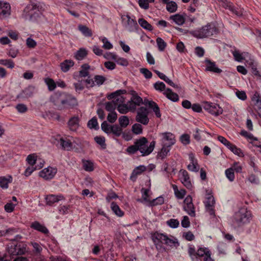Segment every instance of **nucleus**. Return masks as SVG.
Wrapping results in <instances>:
<instances>
[{"instance_id": "34", "label": "nucleus", "mask_w": 261, "mask_h": 261, "mask_svg": "<svg viewBox=\"0 0 261 261\" xmlns=\"http://www.w3.org/2000/svg\"><path fill=\"white\" fill-rule=\"evenodd\" d=\"M170 19L172 20L177 24L179 25L183 24L185 22V17L182 15L178 14L171 15L170 17Z\"/></svg>"}, {"instance_id": "55", "label": "nucleus", "mask_w": 261, "mask_h": 261, "mask_svg": "<svg viewBox=\"0 0 261 261\" xmlns=\"http://www.w3.org/2000/svg\"><path fill=\"white\" fill-rule=\"evenodd\" d=\"M101 129L107 134L111 133V129L112 125L109 124L106 121H103L101 125Z\"/></svg>"}, {"instance_id": "45", "label": "nucleus", "mask_w": 261, "mask_h": 261, "mask_svg": "<svg viewBox=\"0 0 261 261\" xmlns=\"http://www.w3.org/2000/svg\"><path fill=\"white\" fill-rule=\"evenodd\" d=\"M44 82L47 85L49 91H53L57 87L56 83L52 79L49 77L45 78Z\"/></svg>"}, {"instance_id": "15", "label": "nucleus", "mask_w": 261, "mask_h": 261, "mask_svg": "<svg viewBox=\"0 0 261 261\" xmlns=\"http://www.w3.org/2000/svg\"><path fill=\"white\" fill-rule=\"evenodd\" d=\"M206 199V200L205 202L206 210L210 215L215 216V210L213 208L215 203L214 197L211 194H208Z\"/></svg>"}, {"instance_id": "7", "label": "nucleus", "mask_w": 261, "mask_h": 261, "mask_svg": "<svg viewBox=\"0 0 261 261\" xmlns=\"http://www.w3.org/2000/svg\"><path fill=\"white\" fill-rule=\"evenodd\" d=\"M202 107L205 111L215 116L222 114L223 111L222 108L215 103L204 101L203 102Z\"/></svg>"}, {"instance_id": "29", "label": "nucleus", "mask_w": 261, "mask_h": 261, "mask_svg": "<svg viewBox=\"0 0 261 261\" xmlns=\"http://www.w3.org/2000/svg\"><path fill=\"white\" fill-rule=\"evenodd\" d=\"M31 245L33 246V252L35 254L34 257L42 256L41 253L42 251V248L40 244L35 242H31Z\"/></svg>"}, {"instance_id": "22", "label": "nucleus", "mask_w": 261, "mask_h": 261, "mask_svg": "<svg viewBox=\"0 0 261 261\" xmlns=\"http://www.w3.org/2000/svg\"><path fill=\"white\" fill-rule=\"evenodd\" d=\"M79 118L77 116H73L70 118L67 124L69 128L71 131H76L79 126Z\"/></svg>"}, {"instance_id": "10", "label": "nucleus", "mask_w": 261, "mask_h": 261, "mask_svg": "<svg viewBox=\"0 0 261 261\" xmlns=\"http://www.w3.org/2000/svg\"><path fill=\"white\" fill-rule=\"evenodd\" d=\"M185 205L184 210L191 217L195 216V206L192 202V198L188 195L184 201Z\"/></svg>"}, {"instance_id": "56", "label": "nucleus", "mask_w": 261, "mask_h": 261, "mask_svg": "<svg viewBox=\"0 0 261 261\" xmlns=\"http://www.w3.org/2000/svg\"><path fill=\"white\" fill-rule=\"evenodd\" d=\"M1 64L11 69H12L14 67V63L10 59L1 60Z\"/></svg>"}, {"instance_id": "37", "label": "nucleus", "mask_w": 261, "mask_h": 261, "mask_svg": "<svg viewBox=\"0 0 261 261\" xmlns=\"http://www.w3.org/2000/svg\"><path fill=\"white\" fill-rule=\"evenodd\" d=\"M138 23L145 30L152 31L153 29V27L143 18L138 19Z\"/></svg>"}, {"instance_id": "62", "label": "nucleus", "mask_w": 261, "mask_h": 261, "mask_svg": "<svg viewBox=\"0 0 261 261\" xmlns=\"http://www.w3.org/2000/svg\"><path fill=\"white\" fill-rule=\"evenodd\" d=\"M117 118V114L115 112H110L107 117V119L110 123H114Z\"/></svg>"}, {"instance_id": "46", "label": "nucleus", "mask_w": 261, "mask_h": 261, "mask_svg": "<svg viewBox=\"0 0 261 261\" xmlns=\"http://www.w3.org/2000/svg\"><path fill=\"white\" fill-rule=\"evenodd\" d=\"M228 149L233 152V153L238 155L240 157H243L244 155L242 150L240 148H238L235 145L231 144Z\"/></svg>"}, {"instance_id": "54", "label": "nucleus", "mask_w": 261, "mask_h": 261, "mask_svg": "<svg viewBox=\"0 0 261 261\" xmlns=\"http://www.w3.org/2000/svg\"><path fill=\"white\" fill-rule=\"evenodd\" d=\"M156 41L159 50L160 51H163L167 46L166 43L160 37H158Z\"/></svg>"}, {"instance_id": "24", "label": "nucleus", "mask_w": 261, "mask_h": 261, "mask_svg": "<svg viewBox=\"0 0 261 261\" xmlns=\"http://www.w3.org/2000/svg\"><path fill=\"white\" fill-rule=\"evenodd\" d=\"M126 17L127 18V25H126L127 30L129 32H133L137 30L139 27L137 21L134 19H132L128 15Z\"/></svg>"}, {"instance_id": "6", "label": "nucleus", "mask_w": 261, "mask_h": 261, "mask_svg": "<svg viewBox=\"0 0 261 261\" xmlns=\"http://www.w3.org/2000/svg\"><path fill=\"white\" fill-rule=\"evenodd\" d=\"M39 7L35 4L28 5L24 9L22 17L25 20L33 21L39 16Z\"/></svg>"}, {"instance_id": "63", "label": "nucleus", "mask_w": 261, "mask_h": 261, "mask_svg": "<svg viewBox=\"0 0 261 261\" xmlns=\"http://www.w3.org/2000/svg\"><path fill=\"white\" fill-rule=\"evenodd\" d=\"M190 136L188 134H183L180 138L181 142L184 145H188L190 143Z\"/></svg>"}, {"instance_id": "60", "label": "nucleus", "mask_w": 261, "mask_h": 261, "mask_svg": "<svg viewBox=\"0 0 261 261\" xmlns=\"http://www.w3.org/2000/svg\"><path fill=\"white\" fill-rule=\"evenodd\" d=\"M167 224L170 227L175 228H177L179 225V221L177 219H171L167 221Z\"/></svg>"}, {"instance_id": "17", "label": "nucleus", "mask_w": 261, "mask_h": 261, "mask_svg": "<svg viewBox=\"0 0 261 261\" xmlns=\"http://www.w3.org/2000/svg\"><path fill=\"white\" fill-rule=\"evenodd\" d=\"M179 172L181 174L180 179L182 184L187 189H191L192 188V185L188 172L186 170L181 169Z\"/></svg>"}, {"instance_id": "44", "label": "nucleus", "mask_w": 261, "mask_h": 261, "mask_svg": "<svg viewBox=\"0 0 261 261\" xmlns=\"http://www.w3.org/2000/svg\"><path fill=\"white\" fill-rule=\"evenodd\" d=\"M111 133H112L116 137H119L122 133V128L117 124L113 125L111 129Z\"/></svg>"}, {"instance_id": "3", "label": "nucleus", "mask_w": 261, "mask_h": 261, "mask_svg": "<svg viewBox=\"0 0 261 261\" xmlns=\"http://www.w3.org/2000/svg\"><path fill=\"white\" fill-rule=\"evenodd\" d=\"M231 219V226L236 229L250 223L252 219V214L246 208H241L234 213Z\"/></svg>"}, {"instance_id": "52", "label": "nucleus", "mask_w": 261, "mask_h": 261, "mask_svg": "<svg viewBox=\"0 0 261 261\" xmlns=\"http://www.w3.org/2000/svg\"><path fill=\"white\" fill-rule=\"evenodd\" d=\"M225 175L229 181H233L235 178L234 170L233 168H229L225 170Z\"/></svg>"}, {"instance_id": "40", "label": "nucleus", "mask_w": 261, "mask_h": 261, "mask_svg": "<svg viewBox=\"0 0 261 261\" xmlns=\"http://www.w3.org/2000/svg\"><path fill=\"white\" fill-rule=\"evenodd\" d=\"M87 50L81 48L76 52L74 57L76 60H82L87 56Z\"/></svg>"}, {"instance_id": "39", "label": "nucleus", "mask_w": 261, "mask_h": 261, "mask_svg": "<svg viewBox=\"0 0 261 261\" xmlns=\"http://www.w3.org/2000/svg\"><path fill=\"white\" fill-rule=\"evenodd\" d=\"M149 108L152 110L157 118H160L161 117L160 108L156 102H150L149 103Z\"/></svg>"}, {"instance_id": "23", "label": "nucleus", "mask_w": 261, "mask_h": 261, "mask_svg": "<svg viewBox=\"0 0 261 261\" xmlns=\"http://www.w3.org/2000/svg\"><path fill=\"white\" fill-rule=\"evenodd\" d=\"M61 148L65 150L70 151L72 149V143L71 141L67 139L61 138L59 141Z\"/></svg>"}, {"instance_id": "20", "label": "nucleus", "mask_w": 261, "mask_h": 261, "mask_svg": "<svg viewBox=\"0 0 261 261\" xmlns=\"http://www.w3.org/2000/svg\"><path fill=\"white\" fill-rule=\"evenodd\" d=\"M167 237V236L166 234L158 232H155L151 235V239L156 245L160 243L165 244Z\"/></svg>"}, {"instance_id": "50", "label": "nucleus", "mask_w": 261, "mask_h": 261, "mask_svg": "<svg viewBox=\"0 0 261 261\" xmlns=\"http://www.w3.org/2000/svg\"><path fill=\"white\" fill-rule=\"evenodd\" d=\"M119 122L121 127L125 128L129 124L128 118L126 116H121L119 118Z\"/></svg>"}, {"instance_id": "35", "label": "nucleus", "mask_w": 261, "mask_h": 261, "mask_svg": "<svg viewBox=\"0 0 261 261\" xmlns=\"http://www.w3.org/2000/svg\"><path fill=\"white\" fill-rule=\"evenodd\" d=\"M164 203V198L163 196H160L155 199L151 200L149 203L147 205L149 207H153L158 205H162Z\"/></svg>"}, {"instance_id": "33", "label": "nucleus", "mask_w": 261, "mask_h": 261, "mask_svg": "<svg viewBox=\"0 0 261 261\" xmlns=\"http://www.w3.org/2000/svg\"><path fill=\"white\" fill-rule=\"evenodd\" d=\"M13 178L11 175L1 176V188L7 189L8 185L12 182Z\"/></svg>"}, {"instance_id": "47", "label": "nucleus", "mask_w": 261, "mask_h": 261, "mask_svg": "<svg viewBox=\"0 0 261 261\" xmlns=\"http://www.w3.org/2000/svg\"><path fill=\"white\" fill-rule=\"evenodd\" d=\"M87 125L91 129L97 130L99 128L97 120L95 117H93L88 121Z\"/></svg>"}, {"instance_id": "4", "label": "nucleus", "mask_w": 261, "mask_h": 261, "mask_svg": "<svg viewBox=\"0 0 261 261\" xmlns=\"http://www.w3.org/2000/svg\"><path fill=\"white\" fill-rule=\"evenodd\" d=\"M219 29L214 23H208L201 29L192 31L191 34L197 38H203L217 35Z\"/></svg>"}, {"instance_id": "58", "label": "nucleus", "mask_w": 261, "mask_h": 261, "mask_svg": "<svg viewBox=\"0 0 261 261\" xmlns=\"http://www.w3.org/2000/svg\"><path fill=\"white\" fill-rule=\"evenodd\" d=\"M233 56L236 61L238 62H242L243 60H245V58L244 57L242 54H241L238 50H234L232 53Z\"/></svg>"}, {"instance_id": "5", "label": "nucleus", "mask_w": 261, "mask_h": 261, "mask_svg": "<svg viewBox=\"0 0 261 261\" xmlns=\"http://www.w3.org/2000/svg\"><path fill=\"white\" fill-rule=\"evenodd\" d=\"M28 249L27 244L24 242H11L7 245L8 256L13 258V256L24 255L28 251Z\"/></svg>"}, {"instance_id": "32", "label": "nucleus", "mask_w": 261, "mask_h": 261, "mask_svg": "<svg viewBox=\"0 0 261 261\" xmlns=\"http://www.w3.org/2000/svg\"><path fill=\"white\" fill-rule=\"evenodd\" d=\"M79 30L85 37H91L93 35L92 30L86 25L80 24L78 26Z\"/></svg>"}, {"instance_id": "64", "label": "nucleus", "mask_w": 261, "mask_h": 261, "mask_svg": "<svg viewBox=\"0 0 261 261\" xmlns=\"http://www.w3.org/2000/svg\"><path fill=\"white\" fill-rule=\"evenodd\" d=\"M101 41L103 43L102 47L105 49H110L113 48V45L108 40L106 37H103L101 39Z\"/></svg>"}, {"instance_id": "41", "label": "nucleus", "mask_w": 261, "mask_h": 261, "mask_svg": "<svg viewBox=\"0 0 261 261\" xmlns=\"http://www.w3.org/2000/svg\"><path fill=\"white\" fill-rule=\"evenodd\" d=\"M117 110L121 114H126L130 110L129 105L128 104H123L122 103H118Z\"/></svg>"}, {"instance_id": "25", "label": "nucleus", "mask_w": 261, "mask_h": 261, "mask_svg": "<svg viewBox=\"0 0 261 261\" xmlns=\"http://www.w3.org/2000/svg\"><path fill=\"white\" fill-rule=\"evenodd\" d=\"M163 94L166 97L173 102H176L179 100L178 95L172 91L170 88L166 89V91L163 92Z\"/></svg>"}, {"instance_id": "21", "label": "nucleus", "mask_w": 261, "mask_h": 261, "mask_svg": "<svg viewBox=\"0 0 261 261\" xmlns=\"http://www.w3.org/2000/svg\"><path fill=\"white\" fill-rule=\"evenodd\" d=\"M64 198V196L62 195H49L46 198V203L47 205L49 206L53 205L55 203L58 202L60 200Z\"/></svg>"}, {"instance_id": "51", "label": "nucleus", "mask_w": 261, "mask_h": 261, "mask_svg": "<svg viewBox=\"0 0 261 261\" xmlns=\"http://www.w3.org/2000/svg\"><path fill=\"white\" fill-rule=\"evenodd\" d=\"M132 132L136 135H140L142 134L143 128L142 125L139 123H135L132 126Z\"/></svg>"}, {"instance_id": "38", "label": "nucleus", "mask_w": 261, "mask_h": 261, "mask_svg": "<svg viewBox=\"0 0 261 261\" xmlns=\"http://www.w3.org/2000/svg\"><path fill=\"white\" fill-rule=\"evenodd\" d=\"M111 208L112 211L118 217H122L124 215V212L120 208L119 206L115 202H112L111 204Z\"/></svg>"}, {"instance_id": "59", "label": "nucleus", "mask_w": 261, "mask_h": 261, "mask_svg": "<svg viewBox=\"0 0 261 261\" xmlns=\"http://www.w3.org/2000/svg\"><path fill=\"white\" fill-rule=\"evenodd\" d=\"M252 73L256 76L261 77V70H258L257 68L256 63L252 65L250 68Z\"/></svg>"}, {"instance_id": "11", "label": "nucleus", "mask_w": 261, "mask_h": 261, "mask_svg": "<svg viewBox=\"0 0 261 261\" xmlns=\"http://www.w3.org/2000/svg\"><path fill=\"white\" fill-rule=\"evenodd\" d=\"M162 145L171 147L175 143V136L171 133L166 132L162 134Z\"/></svg>"}, {"instance_id": "57", "label": "nucleus", "mask_w": 261, "mask_h": 261, "mask_svg": "<svg viewBox=\"0 0 261 261\" xmlns=\"http://www.w3.org/2000/svg\"><path fill=\"white\" fill-rule=\"evenodd\" d=\"M153 87L156 90L163 91L165 89L166 85L162 82H157L154 84Z\"/></svg>"}, {"instance_id": "26", "label": "nucleus", "mask_w": 261, "mask_h": 261, "mask_svg": "<svg viewBox=\"0 0 261 261\" xmlns=\"http://www.w3.org/2000/svg\"><path fill=\"white\" fill-rule=\"evenodd\" d=\"M74 63L71 60H65L60 63V66L61 70L64 72H67L70 68L74 66Z\"/></svg>"}, {"instance_id": "1", "label": "nucleus", "mask_w": 261, "mask_h": 261, "mask_svg": "<svg viewBox=\"0 0 261 261\" xmlns=\"http://www.w3.org/2000/svg\"><path fill=\"white\" fill-rule=\"evenodd\" d=\"M50 101L58 110L72 109L77 106L76 98L65 92H56L50 98Z\"/></svg>"}, {"instance_id": "18", "label": "nucleus", "mask_w": 261, "mask_h": 261, "mask_svg": "<svg viewBox=\"0 0 261 261\" xmlns=\"http://www.w3.org/2000/svg\"><path fill=\"white\" fill-rule=\"evenodd\" d=\"M34 91V88L32 86H29L18 94L16 97L18 99H21L22 100L27 99L33 96Z\"/></svg>"}, {"instance_id": "30", "label": "nucleus", "mask_w": 261, "mask_h": 261, "mask_svg": "<svg viewBox=\"0 0 261 261\" xmlns=\"http://www.w3.org/2000/svg\"><path fill=\"white\" fill-rule=\"evenodd\" d=\"M149 191V190L148 189L142 188L141 190V192L142 193V198L141 199H138V201L141 202V203L145 202H147V204H149V201H150L151 200L149 199L150 196L148 194Z\"/></svg>"}, {"instance_id": "61", "label": "nucleus", "mask_w": 261, "mask_h": 261, "mask_svg": "<svg viewBox=\"0 0 261 261\" xmlns=\"http://www.w3.org/2000/svg\"><path fill=\"white\" fill-rule=\"evenodd\" d=\"M164 244H165L167 246H169L170 247L175 246L176 244H177V245H178V243L177 239H171L169 238L168 236L167 237V239L166 240V241H165V243Z\"/></svg>"}, {"instance_id": "9", "label": "nucleus", "mask_w": 261, "mask_h": 261, "mask_svg": "<svg viewBox=\"0 0 261 261\" xmlns=\"http://www.w3.org/2000/svg\"><path fill=\"white\" fill-rule=\"evenodd\" d=\"M132 95L130 100L128 101V104L129 105L130 111H134L137 106H139L143 103V99L135 91H132Z\"/></svg>"}, {"instance_id": "13", "label": "nucleus", "mask_w": 261, "mask_h": 261, "mask_svg": "<svg viewBox=\"0 0 261 261\" xmlns=\"http://www.w3.org/2000/svg\"><path fill=\"white\" fill-rule=\"evenodd\" d=\"M57 171L56 168L49 167L41 170L39 172V176L46 180L51 179L55 176Z\"/></svg>"}, {"instance_id": "48", "label": "nucleus", "mask_w": 261, "mask_h": 261, "mask_svg": "<svg viewBox=\"0 0 261 261\" xmlns=\"http://www.w3.org/2000/svg\"><path fill=\"white\" fill-rule=\"evenodd\" d=\"M177 4L173 1H170L169 3L166 4V9L168 12L170 13L175 12L177 10Z\"/></svg>"}, {"instance_id": "16", "label": "nucleus", "mask_w": 261, "mask_h": 261, "mask_svg": "<svg viewBox=\"0 0 261 261\" xmlns=\"http://www.w3.org/2000/svg\"><path fill=\"white\" fill-rule=\"evenodd\" d=\"M124 99L123 97H118L115 100L108 101L105 103V109L110 112H115L118 103H123Z\"/></svg>"}, {"instance_id": "14", "label": "nucleus", "mask_w": 261, "mask_h": 261, "mask_svg": "<svg viewBox=\"0 0 261 261\" xmlns=\"http://www.w3.org/2000/svg\"><path fill=\"white\" fill-rule=\"evenodd\" d=\"M11 15V7L9 3L1 1V19H7Z\"/></svg>"}, {"instance_id": "36", "label": "nucleus", "mask_w": 261, "mask_h": 261, "mask_svg": "<svg viewBox=\"0 0 261 261\" xmlns=\"http://www.w3.org/2000/svg\"><path fill=\"white\" fill-rule=\"evenodd\" d=\"M208 254L211 256V253L208 249L200 248L196 252V259L198 258V257L203 256H204V258H205L207 257V256H208Z\"/></svg>"}, {"instance_id": "27", "label": "nucleus", "mask_w": 261, "mask_h": 261, "mask_svg": "<svg viewBox=\"0 0 261 261\" xmlns=\"http://www.w3.org/2000/svg\"><path fill=\"white\" fill-rule=\"evenodd\" d=\"M254 106L258 110H261V95L258 92H255L251 98Z\"/></svg>"}, {"instance_id": "2", "label": "nucleus", "mask_w": 261, "mask_h": 261, "mask_svg": "<svg viewBox=\"0 0 261 261\" xmlns=\"http://www.w3.org/2000/svg\"><path fill=\"white\" fill-rule=\"evenodd\" d=\"M155 145V141L149 143L146 138L142 137L137 139L133 145L129 146L126 150L129 154H134L139 151L141 154V156H145L149 155L153 151Z\"/></svg>"}, {"instance_id": "49", "label": "nucleus", "mask_w": 261, "mask_h": 261, "mask_svg": "<svg viewBox=\"0 0 261 261\" xmlns=\"http://www.w3.org/2000/svg\"><path fill=\"white\" fill-rule=\"evenodd\" d=\"M95 141L100 145L102 149H106L107 145L106 144V140L104 137L96 136L94 138Z\"/></svg>"}, {"instance_id": "43", "label": "nucleus", "mask_w": 261, "mask_h": 261, "mask_svg": "<svg viewBox=\"0 0 261 261\" xmlns=\"http://www.w3.org/2000/svg\"><path fill=\"white\" fill-rule=\"evenodd\" d=\"M83 168L88 172H91L94 170L93 163L89 160H83Z\"/></svg>"}, {"instance_id": "28", "label": "nucleus", "mask_w": 261, "mask_h": 261, "mask_svg": "<svg viewBox=\"0 0 261 261\" xmlns=\"http://www.w3.org/2000/svg\"><path fill=\"white\" fill-rule=\"evenodd\" d=\"M162 148L157 154V158L164 160L170 150V147L162 145Z\"/></svg>"}, {"instance_id": "8", "label": "nucleus", "mask_w": 261, "mask_h": 261, "mask_svg": "<svg viewBox=\"0 0 261 261\" xmlns=\"http://www.w3.org/2000/svg\"><path fill=\"white\" fill-rule=\"evenodd\" d=\"M148 114V110L146 107H141L137 110L136 120L143 125H147L149 121Z\"/></svg>"}, {"instance_id": "12", "label": "nucleus", "mask_w": 261, "mask_h": 261, "mask_svg": "<svg viewBox=\"0 0 261 261\" xmlns=\"http://www.w3.org/2000/svg\"><path fill=\"white\" fill-rule=\"evenodd\" d=\"M205 67L206 71H210L211 72L220 74L222 72V70L218 68L216 63L214 61H212L208 59H206L204 61Z\"/></svg>"}, {"instance_id": "42", "label": "nucleus", "mask_w": 261, "mask_h": 261, "mask_svg": "<svg viewBox=\"0 0 261 261\" xmlns=\"http://www.w3.org/2000/svg\"><path fill=\"white\" fill-rule=\"evenodd\" d=\"M17 232V228L14 227L9 228L5 230H1V236L10 237V236L14 235Z\"/></svg>"}, {"instance_id": "31", "label": "nucleus", "mask_w": 261, "mask_h": 261, "mask_svg": "<svg viewBox=\"0 0 261 261\" xmlns=\"http://www.w3.org/2000/svg\"><path fill=\"white\" fill-rule=\"evenodd\" d=\"M190 164L188 165L187 168L189 170L193 172H198L199 170V166L196 162L195 161L193 155H190Z\"/></svg>"}, {"instance_id": "53", "label": "nucleus", "mask_w": 261, "mask_h": 261, "mask_svg": "<svg viewBox=\"0 0 261 261\" xmlns=\"http://www.w3.org/2000/svg\"><path fill=\"white\" fill-rule=\"evenodd\" d=\"M94 83H95L96 85L100 86L106 81V78L102 75H96L94 76Z\"/></svg>"}, {"instance_id": "19", "label": "nucleus", "mask_w": 261, "mask_h": 261, "mask_svg": "<svg viewBox=\"0 0 261 261\" xmlns=\"http://www.w3.org/2000/svg\"><path fill=\"white\" fill-rule=\"evenodd\" d=\"M31 228L37 230L44 234L48 236L49 234V230L44 225L41 224L38 221H35L32 222L30 225Z\"/></svg>"}]
</instances>
